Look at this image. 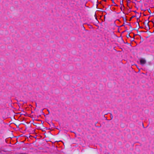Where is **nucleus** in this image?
<instances>
[{
	"mask_svg": "<svg viewBox=\"0 0 154 154\" xmlns=\"http://www.w3.org/2000/svg\"><path fill=\"white\" fill-rule=\"evenodd\" d=\"M110 117L111 118V119H112L113 118L112 116V114H111L110 115Z\"/></svg>",
	"mask_w": 154,
	"mask_h": 154,
	"instance_id": "2",
	"label": "nucleus"
},
{
	"mask_svg": "<svg viewBox=\"0 0 154 154\" xmlns=\"http://www.w3.org/2000/svg\"><path fill=\"white\" fill-rule=\"evenodd\" d=\"M140 64L141 65H143L146 63V61L145 59H141L140 60Z\"/></svg>",
	"mask_w": 154,
	"mask_h": 154,
	"instance_id": "1",
	"label": "nucleus"
}]
</instances>
